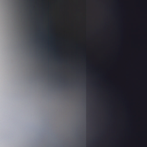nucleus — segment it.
Returning a JSON list of instances; mask_svg holds the SVG:
<instances>
[{"label":"nucleus","mask_w":147,"mask_h":147,"mask_svg":"<svg viewBox=\"0 0 147 147\" xmlns=\"http://www.w3.org/2000/svg\"><path fill=\"white\" fill-rule=\"evenodd\" d=\"M144 129H145V128H144Z\"/></svg>","instance_id":"obj_1"}]
</instances>
